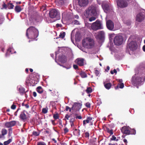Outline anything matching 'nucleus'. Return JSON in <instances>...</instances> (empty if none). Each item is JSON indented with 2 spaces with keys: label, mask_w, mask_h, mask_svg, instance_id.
Masks as SVG:
<instances>
[{
  "label": "nucleus",
  "mask_w": 145,
  "mask_h": 145,
  "mask_svg": "<svg viewBox=\"0 0 145 145\" xmlns=\"http://www.w3.org/2000/svg\"><path fill=\"white\" fill-rule=\"evenodd\" d=\"M37 29L33 26H30L26 30V36L28 39H35L39 35Z\"/></svg>",
  "instance_id": "nucleus-1"
},
{
  "label": "nucleus",
  "mask_w": 145,
  "mask_h": 145,
  "mask_svg": "<svg viewBox=\"0 0 145 145\" xmlns=\"http://www.w3.org/2000/svg\"><path fill=\"white\" fill-rule=\"evenodd\" d=\"M82 44L84 47L90 49L94 46L95 43L94 40L93 39L90 37H86L83 40Z\"/></svg>",
  "instance_id": "nucleus-2"
},
{
  "label": "nucleus",
  "mask_w": 145,
  "mask_h": 145,
  "mask_svg": "<svg viewBox=\"0 0 145 145\" xmlns=\"http://www.w3.org/2000/svg\"><path fill=\"white\" fill-rule=\"evenodd\" d=\"M85 15L87 18L91 16H94L96 13L95 7L91 5L86 9L85 10Z\"/></svg>",
  "instance_id": "nucleus-3"
},
{
  "label": "nucleus",
  "mask_w": 145,
  "mask_h": 145,
  "mask_svg": "<svg viewBox=\"0 0 145 145\" xmlns=\"http://www.w3.org/2000/svg\"><path fill=\"white\" fill-rule=\"evenodd\" d=\"M49 15L52 18H56V20H58L60 18V13L58 10L56 9H52L50 11Z\"/></svg>",
  "instance_id": "nucleus-4"
},
{
  "label": "nucleus",
  "mask_w": 145,
  "mask_h": 145,
  "mask_svg": "<svg viewBox=\"0 0 145 145\" xmlns=\"http://www.w3.org/2000/svg\"><path fill=\"white\" fill-rule=\"evenodd\" d=\"M91 27L92 29L94 31H96L103 28L100 22L98 20H97L95 22L92 24Z\"/></svg>",
  "instance_id": "nucleus-5"
},
{
  "label": "nucleus",
  "mask_w": 145,
  "mask_h": 145,
  "mask_svg": "<svg viewBox=\"0 0 145 145\" xmlns=\"http://www.w3.org/2000/svg\"><path fill=\"white\" fill-rule=\"evenodd\" d=\"M133 84L138 88V86L141 85L142 83V78L140 77H137L136 78L133 77L131 79Z\"/></svg>",
  "instance_id": "nucleus-6"
},
{
  "label": "nucleus",
  "mask_w": 145,
  "mask_h": 145,
  "mask_svg": "<svg viewBox=\"0 0 145 145\" xmlns=\"http://www.w3.org/2000/svg\"><path fill=\"white\" fill-rule=\"evenodd\" d=\"M123 39L121 36H116L114 38V42L115 45H120L123 43Z\"/></svg>",
  "instance_id": "nucleus-7"
},
{
  "label": "nucleus",
  "mask_w": 145,
  "mask_h": 145,
  "mask_svg": "<svg viewBox=\"0 0 145 145\" xmlns=\"http://www.w3.org/2000/svg\"><path fill=\"white\" fill-rule=\"evenodd\" d=\"M137 44L136 42L131 41L127 45V48H129L131 50H135L137 48Z\"/></svg>",
  "instance_id": "nucleus-8"
},
{
  "label": "nucleus",
  "mask_w": 145,
  "mask_h": 145,
  "mask_svg": "<svg viewBox=\"0 0 145 145\" xmlns=\"http://www.w3.org/2000/svg\"><path fill=\"white\" fill-rule=\"evenodd\" d=\"M118 6L121 8H124L127 7L128 3L125 0H118L117 1Z\"/></svg>",
  "instance_id": "nucleus-9"
},
{
  "label": "nucleus",
  "mask_w": 145,
  "mask_h": 145,
  "mask_svg": "<svg viewBox=\"0 0 145 145\" xmlns=\"http://www.w3.org/2000/svg\"><path fill=\"white\" fill-rule=\"evenodd\" d=\"M145 16L143 12H140L137 14L136 18V20L138 22H141L144 19Z\"/></svg>",
  "instance_id": "nucleus-10"
},
{
  "label": "nucleus",
  "mask_w": 145,
  "mask_h": 145,
  "mask_svg": "<svg viewBox=\"0 0 145 145\" xmlns=\"http://www.w3.org/2000/svg\"><path fill=\"white\" fill-rule=\"evenodd\" d=\"M82 105L79 103H74L72 107V109L75 111H79L81 108Z\"/></svg>",
  "instance_id": "nucleus-11"
},
{
  "label": "nucleus",
  "mask_w": 145,
  "mask_h": 145,
  "mask_svg": "<svg viewBox=\"0 0 145 145\" xmlns=\"http://www.w3.org/2000/svg\"><path fill=\"white\" fill-rule=\"evenodd\" d=\"M121 133L125 135H129V127L124 126L121 129Z\"/></svg>",
  "instance_id": "nucleus-12"
},
{
  "label": "nucleus",
  "mask_w": 145,
  "mask_h": 145,
  "mask_svg": "<svg viewBox=\"0 0 145 145\" xmlns=\"http://www.w3.org/2000/svg\"><path fill=\"white\" fill-rule=\"evenodd\" d=\"M106 26L107 28L109 30L112 31L114 28V24L110 20H108L106 21Z\"/></svg>",
  "instance_id": "nucleus-13"
},
{
  "label": "nucleus",
  "mask_w": 145,
  "mask_h": 145,
  "mask_svg": "<svg viewBox=\"0 0 145 145\" xmlns=\"http://www.w3.org/2000/svg\"><path fill=\"white\" fill-rule=\"evenodd\" d=\"M89 0H78V4L81 7L86 6L89 3Z\"/></svg>",
  "instance_id": "nucleus-14"
},
{
  "label": "nucleus",
  "mask_w": 145,
  "mask_h": 145,
  "mask_svg": "<svg viewBox=\"0 0 145 145\" xmlns=\"http://www.w3.org/2000/svg\"><path fill=\"white\" fill-rule=\"evenodd\" d=\"M16 121L14 120L5 123V126L7 128H10L15 126L16 124Z\"/></svg>",
  "instance_id": "nucleus-15"
},
{
  "label": "nucleus",
  "mask_w": 145,
  "mask_h": 145,
  "mask_svg": "<svg viewBox=\"0 0 145 145\" xmlns=\"http://www.w3.org/2000/svg\"><path fill=\"white\" fill-rule=\"evenodd\" d=\"M84 59L82 58H78L76 59L75 62L80 66H82L84 65Z\"/></svg>",
  "instance_id": "nucleus-16"
},
{
  "label": "nucleus",
  "mask_w": 145,
  "mask_h": 145,
  "mask_svg": "<svg viewBox=\"0 0 145 145\" xmlns=\"http://www.w3.org/2000/svg\"><path fill=\"white\" fill-rule=\"evenodd\" d=\"M25 111L24 110L21 112L19 116L20 118L22 120L25 121L27 118V117L25 113Z\"/></svg>",
  "instance_id": "nucleus-17"
},
{
  "label": "nucleus",
  "mask_w": 145,
  "mask_h": 145,
  "mask_svg": "<svg viewBox=\"0 0 145 145\" xmlns=\"http://www.w3.org/2000/svg\"><path fill=\"white\" fill-rule=\"evenodd\" d=\"M102 6L105 12L107 13L109 10V6L108 3H103L102 4Z\"/></svg>",
  "instance_id": "nucleus-18"
},
{
  "label": "nucleus",
  "mask_w": 145,
  "mask_h": 145,
  "mask_svg": "<svg viewBox=\"0 0 145 145\" xmlns=\"http://www.w3.org/2000/svg\"><path fill=\"white\" fill-rule=\"evenodd\" d=\"M59 60L62 63H65L67 61L66 57L64 55L59 56Z\"/></svg>",
  "instance_id": "nucleus-19"
},
{
  "label": "nucleus",
  "mask_w": 145,
  "mask_h": 145,
  "mask_svg": "<svg viewBox=\"0 0 145 145\" xmlns=\"http://www.w3.org/2000/svg\"><path fill=\"white\" fill-rule=\"evenodd\" d=\"M105 33L103 31H99L97 35V38L100 40H102L104 37Z\"/></svg>",
  "instance_id": "nucleus-20"
},
{
  "label": "nucleus",
  "mask_w": 145,
  "mask_h": 145,
  "mask_svg": "<svg viewBox=\"0 0 145 145\" xmlns=\"http://www.w3.org/2000/svg\"><path fill=\"white\" fill-rule=\"evenodd\" d=\"M18 91L21 95H23L27 91L25 92V89L22 87H20L19 88Z\"/></svg>",
  "instance_id": "nucleus-21"
},
{
  "label": "nucleus",
  "mask_w": 145,
  "mask_h": 145,
  "mask_svg": "<svg viewBox=\"0 0 145 145\" xmlns=\"http://www.w3.org/2000/svg\"><path fill=\"white\" fill-rule=\"evenodd\" d=\"M106 82H104V84L105 88L107 89H109L112 86V84L110 83H106Z\"/></svg>",
  "instance_id": "nucleus-22"
},
{
  "label": "nucleus",
  "mask_w": 145,
  "mask_h": 145,
  "mask_svg": "<svg viewBox=\"0 0 145 145\" xmlns=\"http://www.w3.org/2000/svg\"><path fill=\"white\" fill-rule=\"evenodd\" d=\"M74 135L79 137L80 135V131L77 129H75L73 131Z\"/></svg>",
  "instance_id": "nucleus-23"
},
{
  "label": "nucleus",
  "mask_w": 145,
  "mask_h": 145,
  "mask_svg": "<svg viewBox=\"0 0 145 145\" xmlns=\"http://www.w3.org/2000/svg\"><path fill=\"white\" fill-rule=\"evenodd\" d=\"M14 10L16 12H19L22 10V8L20 6L16 5L15 7Z\"/></svg>",
  "instance_id": "nucleus-24"
},
{
  "label": "nucleus",
  "mask_w": 145,
  "mask_h": 145,
  "mask_svg": "<svg viewBox=\"0 0 145 145\" xmlns=\"http://www.w3.org/2000/svg\"><path fill=\"white\" fill-rule=\"evenodd\" d=\"M77 115L76 114H75L73 115L72 116H71V118H70L69 120L70 123H74L75 121V116Z\"/></svg>",
  "instance_id": "nucleus-25"
},
{
  "label": "nucleus",
  "mask_w": 145,
  "mask_h": 145,
  "mask_svg": "<svg viewBox=\"0 0 145 145\" xmlns=\"http://www.w3.org/2000/svg\"><path fill=\"white\" fill-rule=\"evenodd\" d=\"M36 90L40 94H41L43 91V89L40 86L36 88Z\"/></svg>",
  "instance_id": "nucleus-26"
},
{
  "label": "nucleus",
  "mask_w": 145,
  "mask_h": 145,
  "mask_svg": "<svg viewBox=\"0 0 145 145\" xmlns=\"http://www.w3.org/2000/svg\"><path fill=\"white\" fill-rule=\"evenodd\" d=\"M14 7L12 3H8L7 4V8L9 9H12Z\"/></svg>",
  "instance_id": "nucleus-27"
},
{
  "label": "nucleus",
  "mask_w": 145,
  "mask_h": 145,
  "mask_svg": "<svg viewBox=\"0 0 145 145\" xmlns=\"http://www.w3.org/2000/svg\"><path fill=\"white\" fill-rule=\"evenodd\" d=\"M119 86L120 88H123L124 87V84L123 83H121L119 84L116 87H115V89H118L119 88Z\"/></svg>",
  "instance_id": "nucleus-28"
},
{
  "label": "nucleus",
  "mask_w": 145,
  "mask_h": 145,
  "mask_svg": "<svg viewBox=\"0 0 145 145\" xmlns=\"http://www.w3.org/2000/svg\"><path fill=\"white\" fill-rule=\"evenodd\" d=\"M129 135H135L136 133V130L134 129H129Z\"/></svg>",
  "instance_id": "nucleus-29"
},
{
  "label": "nucleus",
  "mask_w": 145,
  "mask_h": 145,
  "mask_svg": "<svg viewBox=\"0 0 145 145\" xmlns=\"http://www.w3.org/2000/svg\"><path fill=\"white\" fill-rule=\"evenodd\" d=\"M80 74L82 78H85L87 76V74L85 72H81Z\"/></svg>",
  "instance_id": "nucleus-30"
},
{
  "label": "nucleus",
  "mask_w": 145,
  "mask_h": 145,
  "mask_svg": "<svg viewBox=\"0 0 145 145\" xmlns=\"http://www.w3.org/2000/svg\"><path fill=\"white\" fill-rule=\"evenodd\" d=\"M65 33L64 32H61L59 35V37L61 39H63L65 36Z\"/></svg>",
  "instance_id": "nucleus-31"
},
{
  "label": "nucleus",
  "mask_w": 145,
  "mask_h": 145,
  "mask_svg": "<svg viewBox=\"0 0 145 145\" xmlns=\"http://www.w3.org/2000/svg\"><path fill=\"white\" fill-rule=\"evenodd\" d=\"M86 91L88 94H89L92 92V89L91 88L89 87L87 88Z\"/></svg>",
  "instance_id": "nucleus-32"
},
{
  "label": "nucleus",
  "mask_w": 145,
  "mask_h": 145,
  "mask_svg": "<svg viewBox=\"0 0 145 145\" xmlns=\"http://www.w3.org/2000/svg\"><path fill=\"white\" fill-rule=\"evenodd\" d=\"M106 129L107 132L108 133H109L110 134V135H112L113 134V131L112 129L110 130L109 128L107 127L106 128Z\"/></svg>",
  "instance_id": "nucleus-33"
},
{
  "label": "nucleus",
  "mask_w": 145,
  "mask_h": 145,
  "mask_svg": "<svg viewBox=\"0 0 145 145\" xmlns=\"http://www.w3.org/2000/svg\"><path fill=\"white\" fill-rule=\"evenodd\" d=\"M11 139H9L8 140L4 142V145H8L11 142Z\"/></svg>",
  "instance_id": "nucleus-34"
},
{
  "label": "nucleus",
  "mask_w": 145,
  "mask_h": 145,
  "mask_svg": "<svg viewBox=\"0 0 145 145\" xmlns=\"http://www.w3.org/2000/svg\"><path fill=\"white\" fill-rule=\"evenodd\" d=\"M7 130L5 129H3L1 131L2 134L3 136L6 134L7 133Z\"/></svg>",
  "instance_id": "nucleus-35"
},
{
  "label": "nucleus",
  "mask_w": 145,
  "mask_h": 145,
  "mask_svg": "<svg viewBox=\"0 0 145 145\" xmlns=\"http://www.w3.org/2000/svg\"><path fill=\"white\" fill-rule=\"evenodd\" d=\"M110 140H114L117 141H118L119 139H116V137L114 135H113L112 136V137L110 138Z\"/></svg>",
  "instance_id": "nucleus-36"
},
{
  "label": "nucleus",
  "mask_w": 145,
  "mask_h": 145,
  "mask_svg": "<svg viewBox=\"0 0 145 145\" xmlns=\"http://www.w3.org/2000/svg\"><path fill=\"white\" fill-rule=\"evenodd\" d=\"M96 19V18L94 16H91L89 19V20L90 22H92V21L95 20Z\"/></svg>",
  "instance_id": "nucleus-37"
},
{
  "label": "nucleus",
  "mask_w": 145,
  "mask_h": 145,
  "mask_svg": "<svg viewBox=\"0 0 145 145\" xmlns=\"http://www.w3.org/2000/svg\"><path fill=\"white\" fill-rule=\"evenodd\" d=\"M42 112L43 113L46 114L48 112L47 108H44L42 109Z\"/></svg>",
  "instance_id": "nucleus-38"
},
{
  "label": "nucleus",
  "mask_w": 145,
  "mask_h": 145,
  "mask_svg": "<svg viewBox=\"0 0 145 145\" xmlns=\"http://www.w3.org/2000/svg\"><path fill=\"white\" fill-rule=\"evenodd\" d=\"M37 145H46V144L44 142H39L37 143Z\"/></svg>",
  "instance_id": "nucleus-39"
},
{
  "label": "nucleus",
  "mask_w": 145,
  "mask_h": 145,
  "mask_svg": "<svg viewBox=\"0 0 145 145\" xmlns=\"http://www.w3.org/2000/svg\"><path fill=\"white\" fill-rule=\"evenodd\" d=\"M53 118L55 120L58 119L59 118V116L58 114L57 113L56 114H54L53 115Z\"/></svg>",
  "instance_id": "nucleus-40"
},
{
  "label": "nucleus",
  "mask_w": 145,
  "mask_h": 145,
  "mask_svg": "<svg viewBox=\"0 0 145 145\" xmlns=\"http://www.w3.org/2000/svg\"><path fill=\"white\" fill-rule=\"evenodd\" d=\"M33 135L34 136H38L39 135V133L37 131H34L32 133Z\"/></svg>",
  "instance_id": "nucleus-41"
},
{
  "label": "nucleus",
  "mask_w": 145,
  "mask_h": 145,
  "mask_svg": "<svg viewBox=\"0 0 145 145\" xmlns=\"http://www.w3.org/2000/svg\"><path fill=\"white\" fill-rule=\"evenodd\" d=\"M90 121L88 119H86L85 120H84L83 121V125H85L86 124V123H88Z\"/></svg>",
  "instance_id": "nucleus-42"
},
{
  "label": "nucleus",
  "mask_w": 145,
  "mask_h": 145,
  "mask_svg": "<svg viewBox=\"0 0 145 145\" xmlns=\"http://www.w3.org/2000/svg\"><path fill=\"white\" fill-rule=\"evenodd\" d=\"M86 106L88 108H90L91 106V104L89 102H87L85 104Z\"/></svg>",
  "instance_id": "nucleus-43"
},
{
  "label": "nucleus",
  "mask_w": 145,
  "mask_h": 145,
  "mask_svg": "<svg viewBox=\"0 0 145 145\" xmlns=\"http://www.w3.org/2000/svg\"><path fill=\"white\" fill-rule=\"evenodd\" d=\"M89 136V133L87 132L85 133V137L86 138H88Z\"/></svg>",
  "instance_id": "nucleus-44"
},
{
  "label": "nucleus",
  "mask_w": 145,
  "mask_h": 145,
  "mask_svg": "<svg viewBox=\"0 0 145 145\" xmlns=\"http://www.w3.org/2000/svg\"><path fill=\"white\" fill-rule=\"evenodd\" d=\"M72 22L74 24L78 25L79 24V22L78 21L75 20L74 21Z\"/></svg>",
  "instance_id": "nucleus-45"
},
{
  "label": "nucleus",
  "mask_w": 145,
  "mask_h": 145,
  "mask_svg": "<svg viewBox=\"0 0 145 145\" xmlns=\"http://www.w3.org/2000/svg\"><path fill=\"white\" fill-rule=\"evenodd\" d=\"M95 72L96 76H98L99 74V72L97 70H95Z\"/></svg>",
  "instance_id": "nucleus-46"
},
{
  "label": "nucleus",
  "mask_w": 145,
  "mask_h": 145,
  "mask_svg": "<svg viewBox=\"0 0 145 145\" xmlns=\"http://www.w3.org/2000/svg\"><path fill=\"white\" fill-rule=\"evenodd\" d=\"M64 133H67L69 131V129H68V128L67 127H65L64 129Z\"/></svg>",
  "instance_id": "nucleus-47"
},
{
  "label": "nucleus",
  "mask_w": 145,
  "mask_h": 145,
  "mask_svg": "<svg viewBox=\"0 0 145 145\" xmlns=\"http://www.w3.org/2000/svg\"><path fill=\"white\" fill-rule=\"evenodd\" d=\"M16 106L15 105L13 104L11 106V108L12 109L14 110L15 109Z\"/></svg>",
  "instance_id": "nucleus-48"
},
{
  "label": "nucleus",
  "mask_w": 145,
  "mask_h": 145,
  "mask_svg": "<svg viewBox=\"0 0 145 145\" xmlns=\"http://www.w3.org/2000/svg\"><path fill=\"white\" fill-rule=\"evenodd\" d=\"M76 118L81 119H82V117L81 116H77V115L75 116Z\"/></svg>",
  "instance_id": "nucleus-49"
},
{
  "label": "nucleus",
  "mask_w": 145,
  "mask_h": 145,
  "mask_svg": "<svg viewBox=\"0 0 145 145\" xmlns=\"http://www.w3.org/2000/svg\"><path fill=\"white\" fill-rule=\"evenodd\" d=\"M9 133L8 134L9 135H10L12 133V128H10L8 129Z\"/></svg>",
  "instance_id": "nucleus-50"
},
{
  "label": "nucleus",
  "mask_w": 145,
  "mask_h": 145,
  "mask_svg": "<svg viewBox=\"0 0 145 145\" xmlns=\"http://www.w3.org/2000/svg\"><path fill=\"white\" fill-rule=\"evenodd\" d=\"M73 67L75 69H77L78 68V66L76 65H73Z\"/></svg>",
  "instance_id": "nucleus-51"
},
{
  "label": "nucleus",
  "mask_w": 145,
  "mask_h": 145,
  "mask_svg": "<svg viewBox=\"0 0 145 145\" xmlns=\"http://www.w3.org/2000/svg\"><path fill=\"white\" fill-rule=\"evenodd\" d=\"M2 6L3 8H5L6 9L7 8V4L6 5L5 3H4L3 4Z\"/></svg>",
  "instance_id": "nucleus-52"
},
{
  "label": "nucleus",
  "mask_w": 145,
  "mask_h": 145,
  "mask_svg": "<svg viewBox=\"0 0 145 145\" xmlns=\"http://www.w3.org/2000/svg\"><path fill=\"white\" fill-rule=\"evenodd\" d=\"M87 119L90 122L92 120V118L90 117H88L87 118Z\"/></svg>",
  "instance_id": "nucleus-53"
},
{
  "label": "nucleus",
  "mask_w": 145,
  "mask_h": 145,
  "mask_svg": "<svg viewBox=\"0 0 145 145\" xmlns=\"http://www.w3.org/2000/svg\"><path fill=\"white\" fill-rule=\"evenodd\" d=\"M20 109V108H18L16 111L14 113V115L15 116H16L17 115V112Z\"/></svg>",
  "instance_id": "nucleus-54"
},
{
  "label": "nucleus",
  "mask_w": 145,
  "mask_h": 145,
  "mask_svg": "<svg viewBox=\"0 0 145 145\" xmlns=\"http://www.w3.org/2000/svg\"><path fill=\"white\" fill-rule=\"evenodd\" d=\"M56 26L57 27H61L62 26V25L61 24H56Z\"/></svg>",
  "instance_id": "nucleus-55"
},
{
  "label": "nucleus",
  "mask_w": 145,
  "mask_h": 145,
  "mask_svg": "<svg viewBox=\"0 0 145 145\" xmlns=\"http://www.w3.org/2000/svg\"><path fill=\"white\" fill-rule=\"evenodd\" d=\"M33 96H34V97H36L37 95V93H36L35 92V91H34L33 92Z\"/></svg>",
  "instance_id": "nucleus-56"
},
{
  "label": "nucleus",
  "mask_w": 145,
  "mask_h": 145,
  "mask_svg": "<svg viewBox=\"0 0 145 145\" xmlns=\"http://www.w3.org/2000/svg\"><path fill=\"white\" fill-rule=\"evenodd\" d=\"M66 115L67 116V118H68L69 119L70 117H71V116H72L73 115L71 114L70 115H68V114H67Z\"/></svg>",
  "instance_id": "nucleus-57"
},
{
  "label": "nucleus",
  "mask_w": 145,
  "mask_h": 145,
  "mask_svg": "<svg viewBox=\"0 0 145 145\" xmlns=\"http://www.w3.org/2000/svg\"><path fill=\"white\" fill-rule=\"evenodd\" d=\"M123 141L125 143L126 145H127V139H124L123 140Z\"/></svg>",
  "instance_id": "nucleus-58"
},
{
  "label": "nucleus",
  "mask_w": 145,
  "mask_h": 145,
  "mask_svg": "<svg viewBox=\"0 0 145 145\" xmlns=\"http://www.w3.org/2000/svg\"><path fill=\"white\" fill-rule=\"evenodd\" d=\"M69 108H70V107H69L68 106H66V108H65L66 110V111H68L69 110Z\"/></svg>",
  "instance_id": "nucleus-59"
},
{
  "label": "nucleus",
  "mask_w": 145,
  "mask_h": 145,
  "mask_svg": "<svg viewBox=\"0 0 145 145\" xmlns=\"http://www.w3.org/2000/svg\"><path fill=\"white\" fill-rule=\"evenodd\" d=\"M25 106L27 108H28L29 107V105L27 104H25Z\"/></svg>",
  "instance_id": "nucleus-60"
},
{
  "label": "nucleus",
  "mask_w": 145,
  "mask_h": 145,
  "mask_svg": "<svg viewBox=\"0 0 145 145\" xmlns=\"http://www.w3.org/2000/svg\"><path fill=\"white\" fill-rule=\"evenodd\" d=\"M70 123L71 124V127H73L74 126V123Z\"/></svg>",
  "instance_id": "nucleus-61"
},
{
  "label": "nucleus",
  "mask_w": 145,
  "mask_h": 145,
  "mask_svg": "<svg viewBox=\"0 0 145 145\" xmlns=\"http://www.w3.org/2000/svg\"><path fill=\"white\" fill-rule=\"evenodd\" d=\"M74 17H75L76 18V19H78V18H79V16H78V15H75V16H74Z\"/></svg>",
  "instance_id": "nucleus-62"
},
{
  "label": "nucleus",
  "mask_w": 145,
  "mask_h": 145,
  "mask_svg": "<svg viewBox=\"0 0 145 145\" xmlns=\"http://www.w3.org/2000/svg\"><path fill=\"white\" fill-rule=\"evenodd\" d=\"M113 72L114 73L116 74L117 73V71L116 70L114 69L113 70Z\"/></svg>",
  "instance_id": "nucleus-63"
},
{
  "label": "nucleus",
  "mask_w": 145,
  "mask_h": 145,
  "mask_svg": "<svg viewBox=\"0 0 145 145\" xmlns=\"http://www.w3.org/2000/svg\"><path fill=\"white\" fill-rule=\"evenodd\" d=\"M142 49L143 51L145 52V45H144L142 47Z\"/></svg>",
  "instance_id": "nucleus-64"
}]
</instances>
